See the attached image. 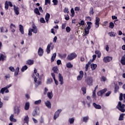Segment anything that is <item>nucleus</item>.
I'll list each match as a JSON object with an SVG mask.
<instances>
[{
	"mask_svg": "<svg viewBox=\"0 0 125 125\" xmlns=\"http://www.w3.org/2000/svg\"><path fill=\"white\" fill-rule=\"evenodd\" d=\"M91 67L92 70H95L96 69V68L97 67V64H91Z\"/></svg>",
	"mask_w": 125,
	"mask_h": 125,
	"instance_id": "473e14b6",
	"label": "nucleus"
},
{
	"mask_svg": "<svg viewBox=\"0 0 125 125\" xmlns=\"http://www.w3.org/2000/svg\"><path fill=\"white\" fill-rule=\"evenodd\" d=\"M119 100L122 101L123 100V93H120V97H119Z\"/></svg>",
	"mask_w": 125,
	"mask_h": 125,
	"instance_id": "e2e57ef3",
	"label": "nucleus"
},
{
	"mask_svg": "<svg viewBox=\"0 0 125 125\" xmlns=\"http://www.w3.org/2000/svg\"><path fill=\"white\" fill-rule=\"evenodd\" d=\"M106 80V77L104 76L102 77V80H101L102 81H103V82H105Z\"/></svg>",
	"mask_w": 125,
	"mask_h": 125,
	"instance_id": "69168bd1",
	"label": "nucleus"
},
{
	"mask_svg": "<svg viewBox=\"0 0 125 125\" xmlns=\"http://www.w3.org/2000/svg\"><path fill=\"white\" fill-rule=\"evenodd\" d=\"M59 81L60 82V84L61 85L64 83V81L63 80V76H62V74L59 73Z\"/></svg>",
	"mask_w": 125,
	"mask_h": 125,
	"instance_id": "f8f14e48",
	"label": "nucleus"
},
{
	"mask_svg": "<svg viewBox=\"0 0 125 125\" xmlns=\"http://www.w3.org/2000/svg\"><path fill=\"white\" fill-rule=\"evenodd\" d=\"M5 9L6 10L8 9V2L7 1H5Z\"/></svg>",
	"mask_w": 125,
	"mask_h": 125,
	"instance_id": "79ce46f5",
	"label": "nucleus"
},
{
	"mask_svg": "<svg viewBox=\"0 0 125 125\" xmlns=\"http://www.w3.org/2000/svg\"><path fill=\"white\" fill-rule=\"evenodd\" d=\"M93 106H94V108H95V109H101V105H99V104H96V103H94L93 104Z\"/></svg>",
	"mask_w": 125,
	"mask_h": 125,
	"instance_id": "b1692460",
	"label": "nucleus"
},
{
	"mask_svg": "<svg viewBox=\"0 0 125 125\" xmlns=\"http://www.w3.org/2000/svg\"><path fill=\"white\" fill-rule=\"evenodd\" d=\"M100 21V19H99L98 17H96V20H95L96 28H98V27H99Z\"/></svg>",
	"mask_w": 125,
	"mask_h": 125,
	"instance_id": "2eb2a0df",
	"label": "nucleus"
},
{
	"mask_svg": "<svg viewBox=\"0 0 125 125\" xmlns=\"http://www.w3.org/2000/svg\"><path fill=\"white\" fill-rule=\"evenodd\" d=\"M47 95L49 99H52V97H53V93H52V91L48 92Z\"/></svg>",
	"mask_w": 125,
	"mask_h": 125,
	"instance_id": "4be33fe9",
	"label": "nucleus"
},
{
	"mask_svg": "<svg viewBox=\"0 0 125 125\" xmlns=\"http://www.w3.org/2000/svg\"><path fill=\"white\" fill-rule=\"evenodd\" d=\"M29 108H30V103L29 102H26L25 103L24 109L26 111H28V110H29Z\"/></svg>",
	"mask_w": 125,
	"mask_h": 125,
	"instance_id": "a878e982",
	"label": "nucleus"
},
{
	"mask_svg": "<svg viewBox=\"0 0 125 125\" xmlns=\"http://www.w3.org/2000/svg\"><path fill=\"white\" fill-rule=\"evenodd\" d=\"M88 120H89V117L88 116L83 117V121L84 122V123H87Z\"/></svg>",
	"mask_w": 125,
	"mask_h": 125,
	"instance_id": "c9c22d12",
	"label": "nucleus"
},
{
	"mask_svg": "<svg viewBox=\"0 0 125 125\" xmlns=\"http://www.w3.org/2000/svg\"><path fill=\"white\" fill-rule=\"evenodd\" d=\"M121 63L122 65H125V54L122 57Z\"/></svg>",
	"mask_w": 125,
	"mask_h": 125,
	"instance_id": "cd10ccee",
	"label": "nucleus"
},
{
	"mask_svg": "<svg viewBox=\"0 0 125 125\" xmlns=\"http://www.w3.org/2000/svg\"><path fill=\"white\" fill-rule=\"evenodd\" d=\"M19 27L20 28L19 31L21 32L22 35H24V27H23V26L21 24H20Z\"/></svg>",
	"mask_w": 125,
	"mask_h": 125,
	"instance_id": "aec40b11",
	"label": "nucleus"
},
{
	"mask_svg": "<svg viewBox=\"0 0 125 125\" xmlns=\"http://www.w3.org/2000/svg\"><path fill=\"white\" fill-rule=\"evenodd\" d=\"M6 59V56H4L3 54H1L0 56V61H4Z\"/></svg>",
	"mask_w": 125,
	"mask_h": 125,
	"instance_id": "bb28decb",
	"label": "nucleus"
},
{
	"mask_svg": "<svg viewBox=\"0 0 125 125\" xmlns=\"http://www.w3.org/2000/svg\"><path fill=\"white\" fill-rule=\"evenodd\" d=\"M66 67L67 68H73V64H71L70 62H69L66 64Z\"/></svg>",
	"mask_w": 125,
	"mask_h": 125,
	"instance_id": "a18cd8bd",
	"label": "nucleus"
},
{
	"mask_svg": "<svg viewBox=\"0 0 125 125\" xmlns=\"http://www.w3.org/2000/svg\"><path fill=\"white\" fill-rule=\"evenodd\" d=\"M62 112V109H58L55 113L54 116V120H56L59 117V114Z\"/></svg>",
	"mask_w": 125,
	"mask_h": 125,
	"instance_id": "6e6552de",
	"label": "nucleus"
},
{
	"mask_svg": "<svg viewBox=\"0 0 125 125\" xmlns=\"http://www.w3.org/2000/svg\"><path fill=\"white\" fill-rule=\"evenodd\" d=\"M82 90L83 92V94H85L86 93V88L84 86H83L82 88Z\"/></svg>",
	"mask_w": 125,
	"mask_h": 125,
	"instance_id": "ea45409f",
	"label": "nucleus"
},
{
	"mask_svg": "<svg viewBox=\"0 0 125 125\" xmlns=\"http://www.w3.org/2000/svg\"><path fill=\"white\" fill-rule=\"evenodd\" d=\"M79 24L80 25V26H83V25H84V21H81V22H79Z\"/></svg>",
	"mask_w": 125,
	"mask_h": 125,
	"instance_id": "4d7b16f0",
	"label": "nucleus"
},
{
	"mask_svg": "<svg viewBox=\"0 0 125 125\" xmlns=\"http://www.w3.org/2000/svg\"><path fill=\"white\" fill-rule=\"evenodd\" d=\"M40 22L41 23H45V21L44 20V19L43 18L40 19Z\"/></svg>",
	"mask_w": 125,
	"mask_h": 125,
	"instance_id": "052dcab7",
	"label": "nucleus"
},
{
	"mask_svg": "<svg viewBox=\"0 0 125 125\" xmlns=\"http://www.w3.org/2000/svg\"><path fill=\"white\" fill-rule=\"evenodd\" d=\"M47 91H48V89H47V88H46V87H45L44 88V95H45V94H46V93H47Z\"/></svg>",
	"mask_w": 125,
	"mask_h": 125,
	"instance_id": "680f3d73",
	"label": "nucleus"
},
{
	"mask_svg": "<svg viewBox=\"0 0 125 125\" xmlns=\"http://www.w3.org/2000/svg\"><path fill=\"white\" fill-rule=\"evenodd\" d=\"M108 35H109L110 37H116V35H117V33L114 32H110L108 33Z\"/></svg>",
	"mask_w": 125,
	"mask_h": 125,
	"instance_id": "c756f323",
	"label": "nucleus"
},
{
	"mask_svg": "<svg viewBox=\"0 0 125 125\" xmlns=\"http://www.w3.org/2000/svg\"><path fill=\"white\" fill-rule=\"evenodd\" d=\"M125 104H122V102H119L117 106V108L119 110V111H121V112H122V113H125Z\"/></svg>",
	"mask_w": 125,
	"mask_h": 125,
	"instance_id": "7ed1b4c3",
	"label": "nucleus"
},
{
	"mask_svg": "<svg viewBox=\"0 0 125 125\" xmlns=\"http://www.w3.org/2000/svg\"><path fill=\"white\" fill-rule=\"evenodd\" d=\"M49 18H50V14H49L48 13H47L45 17V19L47 23H48Z\"/></svg>",
	"mask_w": 125,
	"mask_h": 125,
	"instance_id": "393cba45",
	"label": "nucleus"
},
{
	"mask_svg": "<svg viewBox=\"0 0 125 125\" xmlns=\"http://www.w3.org/2000/svg\"><path fill=\"white\" fill-rule=\"evenodd\" d=\"M52 81H53V80L51 78L47 79V84L51 83L52 82Z\"/></svg>",
	"mask_w": 125,
	"mask_h": 125,
	"instance_id": "3c124183",
	"label": "nucleus"
},
{
	"mask_svg": "<svg viewBox=\"0 0 125 125\" xmlns=\"http://www.w3.org/2000/svg\"><path fill=\"white\" fill-rule=\"evenodd\" d=\"M11 84H10L9 85L6 86V87L2 88L0 91V93H1L2 94H4V92H5V93H8V92H9L8 88H9V87H11Z\"/></svg>",
	"mask_w": 125,
	"mask_h": 125,
	"instance_id": "20e7f679",
	"label": "nucleus"
},
{
	"mask_svg": "<svg viewBox=\"0 0 125 125\" xmlns=\"http://www.w3.org/2000/svg\"><path fill=\"white\" fill-rule=\"evenodd\" d=\"M27 69H28V66H27V65H24V66H23L21 68V72H24V71H26V70H27Z\"/></svg>",
	"mask_w": 125,
	"mask_h": 125,
	"instance_id": "a19ab883",
	"label": "nucleus"
},
{
	"mask_svg": "<svg viewBox=\"0 0 125 125\" xmlns=\"http://www.w3.org/2000/svg\"><path fill=\"white\" fill-rule=\"evenodd\" d=\"M57 63L58 65H60V64H61V61L58 60V61H57Z\"/></svg>",
	"mask_w": 125,
	"mask_h": 125,
	"instance_id": "774afa93",
	"label": "nucleus"
},
{
	"mask_svg": "<svg viewBox=\"0 0 125 125\" xmlns=\"http://www.w3.org/2000/svg\"><path fill=\"white\" fill-rule=\"evenodd\" d=\"M80 75L77 77L78 81H81V80L83 78V71H80Z\"/></svg>",
	"mask_w": 125,
	"mask_h": 125,
	"instance_id": "9d476101",
	"label": "nucleus"
},
{
	"mask_svg": "<svg viewBox=\"0 0 125 125\" xmlns=\"http://www.w3.org/2000/svg\"><path fill=\"white\" fill-rule=\"evenodd\" d=\"M55 58H56V53H55L53 54V55L51 58V62H53V61H54V60H55Z\"/></svg>",
	"mask_w": 125,
	"mask_h": 125,
	"instance_id": "7c9ffc66",
	"label": "nucleus"
},
{
	"mask_svg": "<svg viewBox=\"0 0 125 125\" xmlns=\"http://www.w3.org/2000/svg\"><path fill=\"white\" fill-rule=\"evenodd\" d=\"M53 2L54 3V5H57V4H58V0H53Z\"/></svg>",
	"mask_w": 125,
	"mask_h": 125,
	"instance_id": "6e6d98bb",
	"label": "nucleus"
},
{
	"mask_svg": "<svg viewBox=\"0 0 125 125\" xmlns=\"http://www.w3.org/2000/svg\"><path fill=\"white\" fill-rule=\"evenodd\" d=\"M52 70L54 72H53L54 74H58L59 72V70H58V67L57 66H55L53 67Z\"/></svg>",
	"mask_w": 125,
	"mask_h": 125,
	"instance_id": "6ab92c4d",
	"label": "nucleus"
},
{
	"mask_svg": "<svg viewBox=\"0 0 125 125\" xmlns=\"http://www.w3.org/2000/svg\"><path fill=\"white\" fill-rule=\"evenodd\" d=\"M32 28H29L28 30V36H32V32H33L34 34H37V33H38V28L35 25L33 24L32 25Z\"/></svg>",
	"mask_w": 125,
	"mask_h": 125,
	"instance_id": "f03ea898",
	"label": "nucleus"
},
{
	"mask_svg": "<svg viewBox=\"0 0 125 125\" xmlns=\"http://www.w3.org/2000/svg\"><path fill=\"white\" fill-rule=\"evenodd\" d=\"M71 13L72 14L71 17H74V16H75V11H74V9H71Z\"/></svg>",
	"mask_w": 125,
	"mask_h": 125,
	"instance_id": "8fccbe9b",
	"label": "nucleus"
},
{
	"mask_svg": "<svg viewBox=\"0 0 125 125\" xmlns=\"http://www.w3.org/2000/svg\"><path fill=\"white\" fill-rule=\"evenodd\" d=\"M45 104L48 108V109L51 108V103L49 102V101H47L45 102Z\"/></svg>",
	"mask_w": 125,
	"mask_h": 125,
	"instance_id": "f3484780",
	"label": "nucleus"
},
{
	"mask_svg": "<svg viewBox=\"0 0 125 125\" xmlns=\"http://www.w3.org/2000/svg\"><path fill=\"white\" fill-rule=\"evenodd\" d=\"M10 121L11 122H13L14 123H16L17 120L14 118V115L11 114L10 117Z\"/></svg>",
	"mask_w": 125,
	"mask_h": 125,
	"instance_id": "5701e85b",
	"label": "nucleus"
},
{
	"mask_svg": "<svg viewBox=\"0 0 125 125\" xmlns=\"http://www.w3.org/2000/svg\"><path fill=\"white\" fill-rule=\"evenodd\" d=\"M63 12L67 14L69 13V9H68V8H65L63 10Z\"/></svg>",
	"mask_w": 125,
	"mask_h": 125,
	"instance_id": "5fc2aeb1",
	"label": "nucleus"
},
{
	"mask_svg": "<svg viewBox=\"0 0 125 125\" xmlns=\"http://www.w3.org/2000/svg\"><path fill=\"white\" fill-rule=\"evenodd\" d=\"M107 91V88H104L102 90H100V91L97 92V95L98 96H102L104 93H105Z\"/></svg>",
	"mask_w": 125,
	"mask_h": 125,
	"instance_id": "1a4fd4ad",
	"label": "nucleus"
},
{
	"mask_svg": "<svg viewBox=\"0 0 125 125\" xmlns=\"http://www.w3.org/2000/svg\"><path fill=\"white\" fill-rule=\"evenodd\" d=\"M69 123L70 124H72L74 123L75 120L74 119V118H70L69 120H68Z\"/></svg>",
	"mask_w": 125,
	"mask_h": 125,
	"instance_id": "09e8293b",
	"label": "nucleus"
},
{
	"mask_svg": "<svg viewBox=\"0 0 125 125\" xmlns=\"http://www.w3.org/2000/svg\"><path fill=\"white\" fill-rule=\"evenodd\" d=\"M66 31L67 33H70V32H71V28H70L69 26L66 27Z\"/></svg>",
	"mask_w": 125,
	"mask_h": 125,
	"instance_id": "864d4df0",
	"label": "nucleus"
},
{
	"mask_svg": "<svg viewBox=\"0 0 125 125\" xmlns=\"http://www.w3.org/2000/svg\"><path fill=\"white\" fill-rule=\"evenodd\" d=\"M27 64H28V65H33V64H34V60H28L27 61Z\"/></svg>",
	"mask_w": 125,
	"mask_h": 125,
	"instance_id": "2f4dec72",
	"label": "nucleus"
},
{
	"mask_svg": "<svg viewBox=\"0 0 125 125\" xmlns=\"http://www.w3.org/2000/svg\"><path fill=\"white\" fill-rule=\"evenodd\" d=\"M51 44H52V42H50L47 46L46 52L47 54H49V53H50V47H51Z\"/></svg>",
	"mask_w": 125,
	"mask_h": 125,
	"instance_id": "dca6fc26",
	"label": "nucleus"
},
{
	"mask_svg": "<svg viewBox=\"0 0 125 125\" xmlns=\"http://www.w3.org/2000/svg\"><path fill=\"white\" fill-rule=\"evenodd\" d=\"M113 59V58L111 57H105L103 59V61L104 62V63H108V62H110V61H111V60Z\"/></svg>",
	"mask_w": 125,
	"mask_h": 125,
	"instance_id": "0eeeda50",
	"label": "nucleus"
},
{
	"mask_svg": "<svg viewBox=\"0 0 125 125\" xmlns=\"http://www.w3.org/2000/svg\"><path fill=\"white\" fill-rule=\"evenodd\" d=\"M85 82L87 83L88 85H92V83L93 82L92 77H88L87 79L85 80Z\"/></svg>",
	"mask_w": 125,
	"mask_h": 125,
	"instance_id": "423d86ee",
	"label": "nucleus"
},
{
	"mask_svg": "<svg viewBox=\"0 0 125 125\" xmlns=\"http://www.w3.org/2000/svg\"><path fill=\"white\" fill-rule=\"evenodd\" d=\"M51 76L54 79V81L56 85H58V81L56 80V79H55V74H54V73H51Z\"/></svg>",
	"mask_w": 125,
	"mask_h": 125,
	"instance_id": "a211bd4d",
	"label": "nucleus"
},
{
	"mask_svg": "<svg viewBox=\"0 0 125 125\" xmlns=\"http://www.w3.org/2000/svg\"><path fill=\"white\" fill-rule=\"evenodd\" d=\"M57 41V37L55 36L53 39V42H56Z\"/></svg>",
	"mask_w": 125,
	"mask_h": 125,
	"instance_id": "338daca9",
	"label": "nucleus"
},
{
	"mask_svg": "<svg viewBox=\"0 0 125 125\" xmlns=\"http://www.w3.org/2000/svg\"><path fill=\"white\" fill-rule=\"evenodd\" d=\"M87 29H88V30H90V28H91V25H92V23H91V22H88L87 23Z\"/></svg>",
	"mask_w": 125,
	"mask_h": 125,
	"instance_id": "4c0bfd02",
	"label": "nucleus"
},
{
	"mask_svg": "<svg viewBox=\"0 0 125 125\" xmlns=\"http://www.w3.org/2000/svg\"><path fill=\"white\" fill-rule=\"evenodd\" d=\"M14 11L16 15H19V7L16 6L15 5H13Z\"/></svg>",
	"mask_w": 125,
	"mask_h": 125,
	"instance_id": "9b49d317",
	"label": "nucleus"
},
{
	"mask_svg": "<svg viewBox=\"0 0 125 125\" xmlns=\"http://www.w3.org/2000/svg\"><path fill=\"white\" fill-rule=\"evenodd\" d=\"M24 123L26 124H29V116L26 115L24 118Z\"/></svg>",
	"mask_w": 125,
	"mask_h": 125,
	"instance_id": "c85d7f7f",
	"label": "nucleus"
},
{
	"mask_svg": "<svg viewBox=\"0 0 125 125\" xmlns=\"http://www.w3.org/2000/svg\"><path fill=\"white\" fill-rule=\"evenodd\" d=\"M84 31H85V35H88V34H89V29H88V28H86L84 29Z\"/></svg>",
	"mask_w": 125,
	"mask_h": 125,
	"instance_id": "de8ad7c7",
	"label": "nucleus"
},
{
	"mask_svg": "<svg viewBox=\"0 0 125 125\" xmlns=\"http://www.w3.org/2000/svg\"><path fill=\"white\" fill-rule=\"evenodd\" d=\"M64 17H65V20H70V18L69 17V16L68 15H64Z\"/></svg>",
	"mask_w": 125,
	"mask_h": 125,
	"instance_id": "0e129e2a",
	"label": "nucleus"
},
{
	"mask_svg": "<svg viewBox=\"0 0 125 125\" xmlns=\"http://www.w3.org/2000/svg\"><path fill=\"white\" fill-rule=\"evenodd\" d=\"M9 70H10V71L11 72H14V71H15V69H14V67H13L12 66H10L9 67Z\"/></svg>",
	"mask_w": 125,
	"mask_h": 125,
	"instance_id": "bf43d9fd",
	"label": "nucleus"
},
{
	"mask_svg": "<svg viewBox=\"0 0 125 125\" xmlns=\"http://www.w3.org/2000/svg\"><path fill=\"white\" fill-rule=\"evenodd\" d=\"M38 53L39 56H42L43 55V49L42 47H40L38 49Z\"/></svg>",
	"mask_w": 125,
	"mask_h": 125,
	"instance_id": "ddd939ff",
	"label": "nucleus"
},
{
	"mask_svg": "<svg viewBox=\"0 0 125 125\" xmlns=\"http://www.w3.org/2000/svg\"><path fill=\"white\" fill-rule=\"evenodd\" d=\"M94 13V11L93 9V7H91L90 8L89 14H90V15H93Z\"/></svg>",
	"mask_w": 125,
	"mask_h": 125,
	"instance_id": "72a5a7b5",
	"label": "nucleus"
},
{
	"mask_svg": "<svg viewBox=\"0 0 125 125\" xmlns=\"http://www.w3.org/2000/svg\"><path fill=\"white\" fill-rule=\"evenodd\" d=\"M66 23H63L62 25V30H64V29H65V28H66Z\"/></svg>",
	"mask_w": 125,
	"mask_h": 125,
	"instance_id": "13d9d810",
	"label": "nucleus"
},
{
	"mask_svg": "<svg viewBox=\"0 0 125 125\" xmlns=\"http://www.w3.org/2000/svg\"><path fill=\"white\" fill-rule=\"evenodd\" d=\"M32 115L34 117H35V116L38 115V111L37 110V109H35L33 112L32 113Z\"/></svg>",
	"mask_w": 125,
	"mask_h": 125,
	"instance_id": "c03bdc74",
	"label": "nucleus"
},
{
	"mask_svg": "<svg viewBox=\"0 0 125 125\" xmlns=\"http://www.w3.org/2000/svg\"><path fill=\"white\" fill-rule=\"evenodd\" d=\"M37 70L35 68L34 73L36 76L34 75L33 77L34 78V82L36 85H40V84H42V78L40 77V75L39 73H37Z\"/></svg>",
	"mask_w": 125,
	"mask_h": 125,
	"instance_id": "f257e3e1",
	"label": "nucleus"
},
{
	"mask_svg": "<svg viewBox=\"0 0 125 125\" xmlns=\"http://www.w3.org/2000/svg\"><path fill=\"white\" fill-rule=\"evenodd\" d=\"M14 113L17 115H19V113H20V108L19 107L17 106H15Z\"/></svg>",
	"mask_w": 125,
	"mask_h": 125,
	"instance_id": "4468645a",
	"label": "nucleus"
},
{
	"mask_svg": "<svg viewBox=\"0 0 125 125\" xmlns=\"http://www.w3.org/2000/svg\"><path fill=\"white\" fill-rule=\"evenodd\" d=\"M41 103H42V100H41L36 101L34 103L35 105H39V104H41Z\"/></svg>",
	"mask_w": 125,
	"mask_h": 125,
	"instance_id": "37998d69",
	"label": "nucleus"
},
{
	"mask_svg": "<svg viewBox=\"0 0 125 125\" xmlns=\"http://www.w3.org/2000/svg\"><path fill=\"white\" fill-rule=\"evenodd\" d=\"M77 55L75 53H72L68 55L67 59L69 60L70 61L73 60V59H75L76 57H77Z\"/></svg>",
	"mask_w": 125,
	"mask_h": 125,
	"instance_id": "39448f33",
	"label": "nucleus"
},
{
	"mask_svg": "<svg viewBox=\"0 0 125 125\" xmlns=\"http://www.w3.org/2000/svg\"><path fill=\"white\" fill-rule=\"evenodd\" d=\"M125 113H122L120 115L119 121H123L124 120V116H125Z\"/></svg>",
	"mask_w": 125,
	"mask_h": 125,
	"instance_id": "e433bc0d",
	"label": "nucleus"
},
{
	"mask_svg": "<svg viewBox=\"0 0 125 125\" xmlns=\"http://www.w3.org/2000/svg\"><path fill=\"white\" fill-rule=\"evenodd\" d=\"M34 12L37 14V15H41V13H40V11H39V9L38 8H36L34 9Z\"/></svg>",
	"mask_w": 125,
	"mask_h": 125,
	"instance_id": "f704fd0d",
	"label": "nucleus"
},
{
	"mask_svg": "<svg viewBox=\"0 0 125 125\" xmlns=\"http://www.w3.org/2000/svg\"><path fill=\"white\" fill-rule=\"evenodd\" d=\"M15 28H16L15 25L13 24V23H11L10 24V29L11 30V32L12 33H14L15 32Z\"/></svg>",
	"mask_w": 125,
	"mask_h": 125,
	"instance_id": "412c9836",
	"label": "nucleus"
},
{
	"mask_svg": "<svg viewBox=\"0 0 125 125\" xmlns=\"http://www.w3.org/2000/svg\"><path fill=\"white\" fill-rule=\"evenodd\" d=\"M50 4V0H45V5Z\"/></svg>",
	"mask_w": 125,
	"mask_h": 125,
	"instance_id": "603ef678",
	"label": "nucleus"
},
{
	"mask_svg": "<svg viewBox=\"0 0 125 125\" xmlns=\"http://www.w3.org/2000/svg\"><path fill=\"white\" fill-rule=\"evenodd\" d=\"M19 73V67H18L16 69V71L15 72V76H17L18 75V73Z\"/></svg>",
	"mask_w": 125,
	"mask_h": 125,
	"instance_id": "49530a36",
	"label": "nucleus"
},
{
	"mask_svg": "<svg viewBox=\"0 0 125 125\" xmlns=\"http://www.w3.org/2000/svg\"><path fill=\"white\" fill-rule=\"evenodd\" d=\"M114 27H115V24H114V23H113V22H110L109 23V27L110 28V29H114Z\"/></svg>",
	"mask_w": 125,
	"mask_h": 125,
	"instance_id": "58836bf2",
	"label": "nucleus"
}]
</instances>
